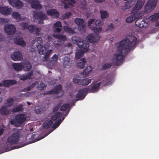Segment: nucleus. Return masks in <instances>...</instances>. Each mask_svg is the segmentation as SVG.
<instances>
[{
  "label": "nucleus",
  "mask_w": 159,
  "mask_h": 159,
  "mask_svg": "<svg viewBox=\"0 0 159 159\" xmlns=\"http://www.w3.org/2000/svg\"><path fill=\"white\" fill-rule=\"evenodd\" d=\"M136 38L129 35L116 44L115 53L112 62L116 65L120 64L124 60L125 53L129 52L136 44Z\"/></svg>",
  "instance_id": "nucleus-1"
},
{
  "label": "nucleus",
  "mask_w": 159,
  "mask_h": 159,
  "mask_svg": "<svg viewBox=\"0 0 159 159\" xmlns=\"http://www.w3.org/2000/svg\"><path fill=\"white\" fill-rule=\"evenodd\" d=\"M42 44V39L39 37L36 38L31 44V50L34 51L38 50L39 54L44 55V58L43 60L46 61L48 59V56L52 50H48L50 45L49 43L46 42L43 46Z\"/></svg>",
  "instance_id": "nucleus-2"
},
{
  "label": "nucleus",
  "mask_w": 159,
  "mask_h": 159,
  "mask_svg": "<svg viewBox=\"0 0 159 159\" xmlns=\"http://www.w3.org/2000/svg\"><path fill=\"white\" fill-rule=\"evenodd\" d=\"M72 41L77 44L81 49L80 51L77 50L76 52L75 57L79 59L83 56L84 53L87 52L89 50V44L85 41L78 37L73 36L72 39Z\"/></svg>",
  "instance_id": "nucleus-3"
},
{
  "label": "nucleus",
  "mask_w": 159,
  "mask_h": 159,
  "mask_svg": "<svg viewBox=\"0 0 159 159\" xmlns=\"http://www.w3.org/2000/svg\"><path fill=\"white\" fill-rule=\"evenodd\" d=\"M27 118V115L24 114H18L10 120V123L16 127H19L26 121Z\"/></svg>",
  "instance_id": "nucleus-4"
},
{
  "label": "nucleus",
  "mask_w": 159,
  "mask_h": 159,
  "mask_svg": "<svg viewBox=\"0 0 159 159\" xmlns=\"http://www.w3.org/2000/svg\"><path fill=\"white\" fill-rule=\"evenodd\" d=\"M12 66L13 69L18 71H21L22 69L28 71L31 68V65L28 61L20 63H13Z\"/></svg>",
  "instance_id": "nucleus-5"
},
{
  "label": "nucleus",
  "mask_w": 159,
  "mask_h": 159,
  "mask_svg": "<svg viewBox=\"0 0 159 159\" xmlns=\"http://www.w3.org/2000/svg\"><path fill=\"white\" fill-rule=\"evenodd\" d=\"M58 110H53L51 114V118L52 120L55 121L58 120H61L63 117H64V119L68 114L70 110H67L65 114L64 113L57 112Z\"/></svg>",
  "instance_id": "nucleus-6"
},
{
  "label": "nucleus",
  "mask_w": 159,
  "mask_h": 159,
  "mask_svg": "<svg viewBox=\"0 0 159 159\" xmlns=\"http://www.w3.org/2000/svg\"><path fill=\"white\" fill-rule=\"evenodd\" d=\"M20 133L19 131L12 134L8 137L7 141V145H14L18 144L20 140Z\"/></svg>",
  "instance_id": "nucleus-7"
},
{
  "label": "nucleus",
  "mask_w": 159,
  "mask_h": 159,
  "mask_svg": "<svg viewBox=\"0 0 159 159\" xmlns=\"http://www.w3.org/2000/svg\"><path fill=\"white\" fill-rule=\"evenodd\" d=\"M145 0H137V3L133 7V11L136 13L137 15H144V12L141 10Z\"/></svg>",
  "instance_id": "nucleus-8"
},
{
  "label": "nucleus",
  "mask_w": 159,
  "mask_h": 159,
  "mask_svg": "<svg viewBox=\"0 0 159 159\" xmlns=\"http://www.w3.org/2000/svg\"><path fill=\"white\" fill-rule=\"evenodd\" d=\"M21 28L23 29H27L29 31L32 33H35L37 34L40 30V28L32 25H28L26 23H23L20 24Z\"/></svg>",
  "instance_id": "nucleus-9"
},
{
  "label": "nucleus",
  "mask_w": 159,
  "mask_h": 159,
  "mask_svg": "<svg viewBox=\"0 0 159 159\" xmlns=\"http://www.w3.org/2000/svg\"><path fill=\"white\" fill-rule=\"evenodd\" d=\"M88 88L80 89L77 93H73L71 95V96L72 98H75L78 100L82 99L86 96L87 91L88 90Z\"/></svg>",
  "instance_id": "nucleus-10"
},
{
  "label": "nucleus",
  "mask_w": 159,
  "mask_h": 159,
  "mask_svg": "<svg viewBox=\"0 0 159 159\" xmlns=\"http://www.w3.org/2000/svg\"><path fill=\"white\" fill-rule=\"evenodd\" d=\"M5 32L8 35L14 34L16 31V28L14 25L11 24H7L4 27Z\"/></svg>",
  "instance_id": "nucleus-11"
},
{
  "label": "nucleus",
  "mask_w": 159,
  "mask_h": 159,
  "mask_svg": "<svg viewBox=\"0 0 159 159\" xmlns=\"http://www.w3.org/2000/svg\"><path fill=\"white\" fill-rule=\"evenodd\" d=\"M94 19H90L88 22V26L92 30L94 29L95 26H101L103 25V23L100 20H96L95 21Z\"/></svg>",
  "instance_id": "nucleus-12"
},
{
  "label": "nucleus",
  "mask_w": 159,
  "mask_h": 159,
  "mask_svg": "<svg viewBox=\"0 0 159 159\" xmlns=\"http://www.w3.org/2000/svg\"><path fill=\"white\" fill-rule=\"evenodd\" d=\"M75 21L80 31L81 32L85 31V24L82 19L77 18L75 19Z\"/></svg>",
  "instance_id": "nucleus-13"
},
{
  "label": "nucleus",
  "mask_w": 159,
  "mask_h": 159,
  "mask_svg": "<svg viewBox=\"0 0 159 159\" xmlns=\"http://www.w3.org/2000/svg\"><path fill=\"white\" fill-rule=\"evenodd\" d=\"M136 26L140 28H145L149 25V23L147 19L143 20L138 19L135 22Z\"/></svg>",
  "instance_id": "nucleus-14"
},
{
  "label": "nucleus",
  "mask_w": 159,
  "mask_h": 159,
  "mask_svg": "<svg viewBox=\"0 0 159 159\" xmlns=\"http://www.w3.org/2000/svg\"><path fill=\"white\" fill-rule=\"evenodd\" d=\"M8 2L11 6L17 8H20L23 5L22 2L20 0H8Z\"/></svg>",
  "instance_id": "nucleus-15"
},
{
  "label": "nucleus",
  "mask_w": 159,
  "mask_h": 159,
  "mask_svg": "<svg viewBox=\"0 0 159 159\" xmlns=\"http://www.w3.org/2000/svg\"><path fill=\"white\" fill-rule=\"evenodd\" d=\"M12 11L11 7L8 6L0 5V13L5 15H8L10 14Z\"/></svg>",
  "instance_id": "nucleus-16"
},
{
  "label": "nucleus",
  "mask_w": 159,
  "mask_h": 159,
  "mask_svg": "<svg viewBox=\"0 0 159 159\" xmlns=\"http://www.w3.org/2000/svg\"><path fill=\"white\" fill-rule=\"evenodd\" d=\"M11 57L14 61H20L23 59L22 54L19 51L13 52L11 55Z\"/></svg>",
  "instance_id": "nucleus-17"
},
{
  "label": "nucleus",
  "mask_w": 159,
  "mask_h": 159,
  "mask_svg": "<svg viewBox=\"0 0 159 159\" xmlns=\"http://www.w3.org/2000/svg\"><path fill=\"white\" fill-rule=\"evenodd\" d=\"M32 0H24L27 4H30L32 8L35 9H39L42 7L41 5L39 4L38 1L33 0L31 2Z\"/></svg>",
  "instance_id": "nucleus-18"
},
{
  "label": "nucleus",
  "mask_w": 159,
  "mask_h": 159,
  "mask_svg": "<svg viewBox=\"0 0 159 159\" xmlns=\"http://www.w3.org/2000/svg\"><path fill=\"white\" fill-rule=\"evenodd\" d=\"M114 78L113 76H108L105 80L101 82L102 86H107L111 84L114 81Z\"/></svg>",
  "instance_id": "nucleus-19"
},
{
  "label": "nucleus",
  "mask_w": 159,
  "mask_h": 159,
  "mask_svg": "<svg viewBox=\"0 0 159 159\" xmlns=\"http://www.w3.org/2000/svg\"><path fill=\"white\" fill-rule=\"evenodd\" d=\"M133 8L131 11L132 15L127 17L126 19V21L127 23H130L134 21L136 19L139 18L143 15H137L136 13L133 11Z\"/></svg>",
  "instance_id": "nucleus-20"
},
{
  "label": "nucleus",
  "mask_w": 159,
  "mask_h": 159,
  "mask_svg": "<svg viewBox=\"0 0 159 159\" xmlns=\"http://www.w3.org/2000/svg\"><path fill=\"white\" fill-rule=\"evenodd\" d=\"M100 38V37L97 34L93 35L89 34L87 37V39L92 43L97 42Z\"/></svg>",
  "instance_id": "nucleus-21"
},
{
  "label": "nucleus",
  "mask_w": 159,
  "mask_h": 159,
  "mask_svg": "<svg viewBox=\"0 0 159 159\" xmlns=\"http://www.w3.org/2000/svg\"><path fill=\"white\" fill-rule=\"evenodd\" d=\"M46 9L47 11V14L49 16L57 17L58 16V13L55 9H51L48 7H46Z\"/></svg>",
  "instance_id": "nucleus-22"
},
{
  "label": "nucleus",
  "mask_w": 159,
  "mask_h": 159,
  "mask_svg": "<svg viewBox=\"0 0 159 159\" xmlns=\"http://www.w3.org/2000/svg\"><path fill=\"white\" fill-rule=\"evenodd\" d=\"M33 15L34 18L36 19L44 20L47 18L46 16L41 12H38L37 11H34Z\"/></svg>",
  "instance_id": "nucleus-23"
},
{
  "label": "nucleus",
  "mask_w": 159,
  "mask_h": 159,
  "mask_svg": "<svg viewBox=\"0 0 159 159\" xmlns=\"http://www.w3.org/2000/svg\"><path fill=\"white\" fill-rule=\"evenodd\" d=\"M75 2L74 0H63V6L66 8L73 6V4H75Z\"/></svg>",
  "instance_id": "nucleus-24"
},
{
  "label": "nucleus",
  "mask_w": 159,
  "mask_h": 159,
  "mask_svg": "<svg viewBox=\"0 0 159 159\" xmlns=\"http://www.w3.org/2000/svg\"><path fill=\"white\" fill-rule=\"evenodd\" d=\"M93 69V67L91 66H87L83 72V75L85 77L88 76L92 72Z\"/></svg>",
  "instance_id": "nucleus-25"
},
{
  "label": "nucleus",
  "mask_w": 159,
  "mask_h": 159,
  "mask_svg": "<svg viewBox=\"0 0 159 159\" xmlns=\"http://www.w3.org/2000/svg\"><path fill=\"white\" fill-rule=\"evenodd\" d=\"M14 101V99L13 98H11L8 99L4 105L3 106L2 108L6 109L11 106L13 105Z\"/></svg>",
  "instance_id": "nucleus-26"
},
{
  "label": "nucleus",
  "mask_w": 159,
  "mask_h": 159,
  "mask_svg": "<svg viewBox=\"0 0 159 159\" xmlns=\"http://www.w3.org/2000/svg\"><path fill=\"white\" fill-rule=\"evenodd\" d=\"M61 104H59L56 107V109H58L60 108V109H69L72 106V104L69 103H66L63 105L61 106Z\"/></svg>",
  "instance_id": "nucleus-27"
},
{
  "label": "nucleus",
  "mask_w": 159,
  "mask_h": 159,
  "mask_svg": "<svg viewBox=\"0 0 159 159\" xmlns=\"http://www.w3.org/2000/svg\"><path fill=\"white\" fill-rule=\"evenodd\" d=\"M102 85L101 82L93 85L89 91L91 93H95L99 89L100 86Z\"/></svg>",
  "instance_id": "nucleus-28"
},
{
  "label": "nucleus",
  "mask_w": 159,
  "mask_h": 159,
  "mask_svg": "<svg viewBox=\"0 0 159 159\" xmlns=\"http://www.w3.org/2000/svg\"><path fill=\"white\" fill-rule=\"evenodd\" d=\"M15 80H6L3 81V86L4 87H8L12 85L16 84Z\"/></svg>",
  "instance_id": "nucleus-29"
},
{
  "label": "nucleus",
  "mask_w": 159,
  "mask_h": 159,
  "mask_svg": "<svg viewBox=\"0 0 159 159\" xmlns=\"http://www.w3.org/2000/svg\"><path fill=\"white\" fill-rule=\"evenodd\" d=\"M14 41L15 43L17 44L23 46L25 45V42L23 40V38H16L14 39Z\"/></svg>",
  "instance_id": "nucleus-30"
},
{
  "label": "nucleus",
  "mask_w": 159,
  "mask_h": 159,
  "mask_svg": "<svg viewBox=\"0 0 159 159\" xmlns=\"http://www.w3.org/2000/svg\"><path fill=\"white\" fill-rule=\"evenodd\" d=\"M52 37L54 38L58 39L59 40L61 41H64L66 40V36L62 34L58 35V34H53L52 35Z\"/></svg>",
  "instance_id": "nucleus-31"
},
{
  "label": "nucleus",
  "mask_w": 159,
  "mask_h": 159,
  "mask_svg": "<svg viewBox=\"0 0 159 159\" xmlns=\"http://www.w3.org/2000/svg\"><path fill=\"white\" fill-rule=\"evenodd\" d=\"M23 110H0V113L2 115H8L11 114V111L13 112H15L19 111H22Z\"/></svg>",
  "instance_id": "nucleus-32"
},
{
  "label": "nucleus",
  "mask_w": 159,
  "mask_h": 159,
  "mask_svg": "<svg viewBox=\"0 0 159 159\" xmlns=\"http://www.w3.org/2000/svg\"><path fill=\"white\" fill-rule=\"evenodd\" d=\"M159 18V13H155L148 17L149 20L152 21H155Z\"/></svg>",
  "instance_id": "nucleus-33"
},
{
  "label": "nucleus",
  "mask_w": 159,
  "mask_h": 159,
  "mask_svg": "<svg viewBox=\"0 0 159 159\" xmlns=\"http://www.w3.org/2000/svg\"><path fill=\"white\" fill-rule=\"evenodd\" d=\"M62 27L61 23L59 21H57L54 25V30L58 32L61 31V28Z\"/></svg>",
  "instance_id": "nucleus-34"
},
{
  "label": "nucleus",
  "mask_w": 159,
  "mask_h": 159,
  "mask_svg": "<svg viewBox=\"0 0 159 159\" xmlns=\"http://www.w3.org/2000/svg\"><path fill=\"white\" fill-rule=\"evenodd\" d=\"M154 8L149 5L147 3L145 5L144 7V11H143L145 13H148L151 12L153 10Z\"/></svg>",
  "instance_id": "nucleus-35"
},
{
  "label": "nucleus",
  "mask_w": 159,
  "mask_h": 159,
  "mask_svg": "<svg viewBox=\"0 0 159 159\" xmlns=\"http://www.w3.org/2000/svg\"><path fill=\"white\" fill-rule=\"evenodd\" d=\"M12 16L14 18L17 20H24L25 19V18H21L20 15L17 12H13Z\"/></svg>",
  "instance_id": "nucleus-36"
},
{
  "label": "nucleus",
  "mask_w": 159,
  "mask_h": 159,
  "mask_svg": "<svg viewBox=\"0 0 159 159\" xmlns=\"http://www.w3.org/2000/svg\"><path fill=\"white\" fill-rule=\"evenodd\" d=\"M92 80L91 79L89 78H86L82 80L81 85L84 86L88 85L91 83Z\"/></svg>",
  "instance_id": "nucleus-37"
},
{
  "label": "nucleus",
  "mask_w": 159,
  "mask_h": 159,
  "mask_svg": "<svg viewBox=\"0 0 159 159\" xmlns=\"http://www.w3.org/2000/svg\"><path fill=\"white\" fill-rule=\"evenodd\" d=\"M86 63L85 59L84 58H82L80 61V62L77 64L78 67L82 69L85 66V64Z\"/></svg>",
  "instance_id": "nucleus-38"
},
{
  "label": "nucleus",
  "mask_w": 159,
  "mask_h": 159,
  "mask_svg": "<svg viewBox=\"0 0 159 159\" xmlns=\"http://www.w3.org/2000/svg\"><path fill=\"white\" fill-rule=\"evenodd\" d=\"M70 60L68 57L64 58L63 63V66L66 67H69L70 66Z\"/></svg>",
  "instance_id": "nucleus-39"
},
{
  "label": "nucleus",
  "mask_w": 159,
  "mask_h": 159,
  "mask_svg": "<svg viewBox=\"0 0 159 159\" xmlns=\"http://www.w3.org/2000/svg\"><path fill=\"white\" fill-rule=\"evenodd\" d=\"M64 120V116L61 120H58V121H55V123L52 125V128L55 129L57 128Z\"/></svg>",
  "instance_id": "nucleus-40"
},
{
  "label": "nucleus",
  "mask_w": 159,
  "mask_h": 159,
  "mask_svg": "<svg viewBox=\"0 0 159 159\" xmlns=\"http://www.w3.org/2000/svg\"><path fill=\"white\" fill-rule=\"evenodd\" d=\"M62 87L60 85H59L56 87L55 89L53 91V93H59L60 95H61L63 93V92L61 90Z\"/></svg>",
  "instance_id": "nucleus-41"
},
{
  "label": "nucleus",
  "mask_w": 159,
  "mask_h": 159,
  "mask_svg": "<svg viewBox=\"0 0 159 159\" xmlns=\"http://www.w3.org/2000/svg\"><path fill=\"white\" fill-rule=\"evenodd\" d=\"M53 123V122L52 120H49L46 123L43 124V128L45 129L49 128L51 127Z\"/></svg>",
  "instance_id": "nucleus-42"
},
{
  "label": "nucleus",
  "mask_w": 159,
  "mask_h": 159,
  "mask_svg": "<svg viewBox=\"0 0 159 159\" xmlns=\"http://www.w3.org/2000/svg\"><path fill=\"white\" fill-rule=\"evenodd\" d=\"M29 74L27 76L24 75L20 76L19 78L22 80H26L27 79L31 77V75H32V73L31 72L29 73Z\"/></svg>",
  "instance_id": "nucleus-43"
},
{
  "label": "nucleus",
  "mask_w": 159,
  "mask_h": 159,
  "mask_svg": "<svg viewBox=\"0 0 159 159\" xmlns=\"http://www.w3.org/2000/svg\"><path fill=\"white\" fill-rule=\"evenodd\" d=\"M157 0H148L147 3L154 8L157 4Z\"/></svg>",
  "instance_id": "nucleus-44"
},
{
  "label": "nucleus",
  "mask_w": 159,
  "mask_h": 159,
  "mask_svg": "<svg viewBox=\"0 0 159 159\" xmlns=\"http://www.w3.org/2000/svg\"><path fill=\"white\" fill-rule=\"evenodd\" d=\"M101 17L102 19L107 18L108 16V14L107 12L104 11H101Z\"/></svg>",
  "instance_id": "nucleus-45"
},
{
  "label": "nucleus",
  "mask_w": 159,
  "mask_h": 159,
  "mask_svg": "<svg viewBox=\"0 0 159 159\" xmlns=\"http://www.w3.org/2000/svg\"><path fill=\"white\" fill-rule=\"evenodd\" d=\"M82 80L79 79L77 77H75L73 79V81L74 83L81 85L82 83Z\"/></svg>",
  "instance_id": "nucleus-46"
},
{
  "label": "nucleus",
  "mask_w": 159,
  "mask_h": 159,
  "mask_svg": "<svg viewBox=\"0 0 159 159\" xmlns=\"http://www.w3.org/2000/svg\"><path fill=\"white\" fill-rule=\"evenodd\" d=\"M99 26H95L94 29L92 30H93L94 32L96 33H100L102 30V28L101 27H98Z\"/></svg>",
  "instance_id": "nucleus-47"
},
{
  "label": "nucleus",
  "mask_w": 159,
  "mask_h": 159,
  "mask_svg": "<svg viewBox=\"0 0 159 159\" xmlns=\"http://www.w3.org/2000/svg\"><path fill=\"white\" fill-rule=\"evenodd\" d=\"M111 66V64L108 63H106L104 64L102 66V70H105Z\"/></svg>",
  "instance_id": "nucleus-48"
},
{
  "label": "nucleus",
  "mask_w": 159,
  "mask_h": 159,
  "mask_svg": "<svg viewBox=\"0 0 159 159\" xmlns=\"http://www.w3.org/2000/svg\"><path fill=\"white\" fill-rule=\"evenodd\" d=\"M64 30L70 33L73 34L75 33L74 30H72L71 29L68 27L67 26H66L64 27Z\"/></svg>",
  "instance_id": "nucleus-49"
},
{
  "label": "nucleus",
  "mask_w": 159,
  "mask_h": 159,
  "mask_svg": "<svg viewBox=\"0 0 159 159\" xmlns=\"http://www.w3.org/2000/svg\"><path fill=\"white\" fill-rule=\"evenodd\" d=\"M71 14L70 12H68L66 13L65 14L63 15L62 18L63 19H66L68 18L71 15Z\"/></svg>",
  "instance_id": "nucleus-50"
},
{
  "label": "nucleus",
  "mask_w": 159,
  "mask_h": 159,
  "mask_svg": "<svg viewBox=\"0 0 159 159\" xmlns=\"http://www.w3.org/2000/svg\"><path fill=\"white\" fill-rule=\"evenodd\" d=\"M114 28V27L113 25L112 24H111L108 26L107 30H113Z\"/></svg>",
  "instance_id": "nucleus-51"
},
{
  "label": "nucleus",
  "mask_w": 159,
  "mask_h": 159,
  "mask_svg": "<svg viewBox=\"0 0 159 159\" xmlns=\"http://www.w3.org/2000/svg\"><path fill=\"white\" fill-rule=\"evenodd\" d=\"M58 58V57L57 55H54L52 58V61H57Z\"/></svg>",
  "instance_id": "nucleus-52"
},
{
  "label": "nucleus",
  "mask_w": 159,
  "mask_h": 159,
  "mask_svg": "<svg viewBox=\"0 0 159 159\" xmlns=\"http://www.w3.org/2000/svg\"><path fill=\"white\" fill-rule=\"evenodd\" d=\"M27 144H23L21 146H19V145H18L17 146H14V147H15V148H13V149L17 148H21V147H24V146L26 145Z\"/></svg>",
  "instance_id": "nucleus-53"
},
{
  "label": "nucleus",
  "mask_w": 159,
  "mask_h": 159,
  "mask_svg": "<svg viewBox=\"0 0 159 159\" xmlns=\"http://www.w3.org/2000/svg\"><path fill=\"white\" fill-rule=\"evenodd\" d=\"M48 40L49 41H52L53 40V39L52 38L51 36H48L47 37Z\"/></svg>",
  "instance_id": "nucleus-54"
},
{
  "label": "nucleus",
  "mask_w": 159,
  "mask_h": 159,
  "mask_svg": "<svg viewBox=\"0 0 159 159\" xmlns=\"http://www.w3.org/2000/svg\"><path fill=\"white\" fill-rule=\"evenodd\" d=\"M34 112L36 114H39L42 112V110H34Z\"/></svg>",
  "instance_id": "nucleus-55"
},
{
  "label": "nucleus",
  "mask_w": 159,
  "mask_h": 159,
  "mask_svg": "<svg viewBox=\"0 0 159 159\" xmlns=\"http://www.w3.org/2000/svg\"><path fill=\"white\" fill-rule=\"evenodd\" d=\"M23 105L22 104H20V105H19L18 107V108H17V109H18V110H19V109H22L23 108Z\"/></svg>",
  "instance_id": "nucleus-56"
},
{
  "label": "nucleus",
  "mask_w": 159,
  "mask_h": 159,
  "mask_svg": "<svg viewBox=\"0 0 159 159\" xmlns=\"http://www.w3.org/2000/svg\"><path fill=\"white\" fill-rule=\"evenodd\" d=\"M45 87V85L43 83H42V84H41V89H40L42 90Z\"/></svg>",
  "instance_id": "nucleus-57"
},
{
  "label": "nucleus",
  "mask_w": 159,
  "mask_h": 159,
  "mask_svg": "<svg viewBox=\"0 0 159 159\" xmlns=\"http://www.w3.org/2000/svg\"><path fill=\"white\" fill-rule=\"evenodd\" d=\"M54 44L55 46L56 47V46H57L60 45L61 44V42H59V43H57L56 42H55Z\"/></svg>",
  "instance_id": "nucleus-58"
},
{
  "label": "nucleus",
  "mask_w": 159,
  "mask_h": 159,
  "mask_svg": "<svg viewBox=\"0 0 159 159\" xmlns=\"http://www.w3.org/2000/svg\"><path fill=\"white\" fill-rule=\"evenodd\" d=\"M31 93L30 92H27L25 94V96L26 97H28L31 96Z\"/></svg>",
  "instance_id": "nucleus-59"
},
{
  "label": "nucleus",
  "mask_w": 159,
  "mask_h": 159,
  "mask_svg": "<svg viewBox=\"0 0 159 159\" xmlns=\"http://www.w3.org/2000/svg\"><path fill=\"white\" fill-rule=\"evenodd\" d=\"M95 1L98 2H103L104 0H94Z\"/></svg>",
  "instance_id": "nucleus-60"
},
{
  "label": "nucleus",
  "mask_w": 159,
  "mask_h": 159,
  "mask_svg": "<svg viewBox=\"0 0 159 159\" xmlns=\"http://www.w3.org/2000/svg\"><path fill=\"white\" fill-rule=\"evenodd\" d=\"M5 20L3 18H0V21L1 23L4 22Z\"/></svg>",
  "instance_id": "nucleus-61"
},
{
  "label": "nucleus",
  "mask_w": 159,
  "mask_h": 159,
  "mask_svg": "<svg viewBox=\"0 0 159 159\" xmlns=\"http://www.w3.org/2000/svg\"><path fill=\"white\" fill-rule=\"evenodd\" d=\"M3 133V130L2 129H0V135L2 134Z\"/></svg>",
  "instance_id": "nucleus-62"
},
{
  "label": "nucleus",
  "mask_w": 159,
  "mask_h": 159,
  "mask_svg": "<svg viewBox=\"0 0 159 159\" xmlns=\"http://www.w3.org/2000/svg\"><path fill=\"white\" fill-rule=\"evenodd\" d=\"M156 25L157 26H159V20L156 22Z\"/></svg>",
  "instance_id": "nucleus-63"
},
{
  "label": "nucleus",
  "mask_w": 159,
  "mask_h": 159,
  "mask_svg": "<svg viewBox=\"0 0 159 159\" xmlns=\"http://www.w3.org/2000/svg\"><path fill=\"white\" fill-rule=\"evenodd\" d=\"M3 40V37L0 34V41H1Z\"/></svg>",
  "instance_id": "nucleus-64"
}]
</instances>
